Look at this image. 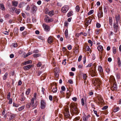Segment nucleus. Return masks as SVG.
<instances>
[{
	"mask_svg": "<svg viewBox=\"0 0 121 121\" xmlns=\"http://www.w3.org/2000/svg\"><path fill=\"white\" fill-rule=\"evenodd\" d=\"M92 83L95 86H96L97 88L99 90L100 85L101 84V81L99 79L96 78L92 80Z\"/></svg>",
	"mask_w": 121,
	"mask_h": 121,
	"instance_id": "obj_1",
	"label": "nucleus"
},
{
	"mask_svg": "<svg viewBox=\"0 0 121 121\" xmlns=\"http://www.w3.org/2000/svg\"><path fill=\"white\" fill-rule=\"evenodd\" d=\"M37 93H35L34 94L33 97H32L31 100V104H32L33 106L36 107L38 105L37 101H35L34 103V100H35L36 99Z\"/></svg>",
	"mask_w": 121,
	"mask_h": 121,
	"instance_id": "obj_2",
	"label": "nucleus"
},
{
	"mask_svg": "<svg viewBox=\"0 0 121 121\" xmlns=\"http://www.w3.org/2000/svg\"><path fill=\"white\" fill-rule=\"evenodd\" d=\"M64 113L65 117L66 118H70V114L69 112L68 107H66L65 108Z\"/></svg>",
	"mask_w": 121,
	"mask_h": 121,
	"instance_id": "obj_3",
	"label": "nucleus"
},
{
	"mask_svg": "<svg viewBox=\"0 0 121 121\" xmlns=\"http://www.w3.org/2000/svg\"><path fill=\"white\" fill-rule=\"evenodd\" d=\"M118 23L114 22L113 24V28L114 32L117 33L119 31V28L118 25Z\"/></svg>",
	"mask_w": 121,
	"mask_h": 121,
	"instance_id": "obj_4",
	"label": "nucleus"
},
{
	"mask_svg": "<svg viewBox=\"0 0 121 121\" xmlns=\"http://www.w3.org/2000/svg\"><path fill=\"white\" fill-rule=\"evenodd\" d=\"M71 110L72 114H78L79 113V111L76 106H75Z\"/></svg>",
	"mask_w": 121,
	"mask_h": 121,
	"instance_id": "obj_5",
	"label": "nucleus"
},
{
	"mask_svg": "<svg viewBox=\"0 0 121 121\" xmlns=\"http://www.w3.org/2000/svg\"><path fill=\"white\" fill-rule=\"evenodd\" d=\"M69 9V7L68 6L65 5L62 8L61 11L63 13H65L68 11Z\"/></svg>",
	"mask_w": 121,
	"mask_h": 121,
	"instance_id": "obj_6",
	"label": "nucleus"
},
{
	"mask_svg": "<svg viewBox=\"0 0 121 121\" xmlns=\"http://www.w3.org/2000/svg\"><path fill=\"white\" fill-rule=\"evenodd\" d=\"M44 20L46 22L48 23L52 22L53 21L52 18H50L47 16H46Z\"/></svg>",
	"mask_w": 121,
	"mask_h": 121,
	"instance_id": "obj_7",
	"label": "nucleus"
},
{
	"mask_svg": "<svg viewBox=\"0 0 121 121\" xmlns=\"http://www.w3.org/2000/svg\"><path fill=\"white\" fill-rule=\"evenodd\" d=\"M89 73L92 77L96 76V71L95 70H92L89 71Z\"/></svg>",
	"mask_w": 121,
	"mask_h": 121,
	"instance_id": "obj_8",
	"label": "nucleus"
},
{
	"mask_svg": "<svg viewBox=\"0 0 121 121\" xmlns=\"http://www.w3.org/2000/svg\"><path fill=\"white\" fill-rule=\"evenodd\" d=\"M46 104L44 100H42L41 102V108L42 109L44 108L46 106Z\"/></svg>",
	"mask_w": 121,
	"mask_h": 121,
	"instance_id": "obj_9",
	"label": "nucleus"
},
{
	"mask_svg": "<svg viewBox=\"0 0 121 121\" xmlns=\"http://www.w3.org/2000/svg\"><path fill=\"white\" fill-rule=\"evenodd\" d=\"M43 26L45 30L46 31H48L50 29L49 26L46 25L44 24H43Z\"/></svg>",
	"mask_w": 121,
	"mask_h": 121,
	"instance_id": "obj_10",
	"label": "nucleus"
},
{
	"mask_svg": "<svg viewBox=\"0 0 121 121\" xmlns=\"http://www.w3.org/2000/svg\"><path fill=\"white\" fill-rule=\"evenodd\" d=\"M98 16L99 18H101L103 16V13L102 10L98 11Z\"/></svg>",
	"mask_w": 121,
	"mask_h": 121,
	"instance_id": "obj_11",
	"label": "nucleus"
},
{
	"mask_svg": "<svg viewBox=\"0 0 121 121\" xmlns=\"http://www.w3.org/2000/svg\"><path fill=\"white\" fill-rule=\"evenodd\" d=\"M32 66L31 65H28L24 66L23 69L25 71H27L30 69Z\"/></svg>",
	"mask_w": 121,
	"mask_h": 121,
	"instance_id": "obj_12",
	"label": "nucleus"
},
{
	"mask_svg": "<svg viewBox=\"0 0 121 121\" xmlns=\"http://www.w3.org/2000/svg\"><path fill=\"white\" fill-rule=\"evenodd\" d=\"M115 81V80L114 76H110L109 78V82H110L112 83H114Z\"/></svg>",
	"mask_w": 121,
	"mask_h": 121,
	"instance_id": "obj_13",
	"label": "nucleus"
},
{
	"mask_svg": "<svg viewBox=\"0 0 121 121\" xmlns=\"http://www.w3.org/2000/svg\"><path fill=\"white\" fill-rule=\"evenodd\" d=\"M90 117V116L89 114L87 116L84 115L82 117L83 121H87L88 118Z\"/></svg>",
	"mask_w": 121,
	"mask_h": 121,
	"instance_id": "obj_14",
	"label": "nucleus"
},
{
	"mask_svg": "<svg viewBox=\"0 0 121 121\" xmlns=\"http://www.w3.org/2000/svg\"><path fill=\"white\" fill-rule=\"evenodd\" d=\"M37 9V7L35 5H33L32 7V10L33 13H35Z\"/></svg>",
	"mask_w": 121,
	"mask_h": 121,
	"instance_id": "obj_15",
	"label": "nucleus"
},
{
	"mask_svg": "<svg viewBox=\"0 0 121 121\" xmlns=\"http://www.w3.org/2000/svg\"><path fill=\"white\" fill-rule=\"evenodd\" d=\"M112 90L114 91L116 90H117V87L116 84L115 83L111 88Z\"/></svg>",
	"mask_w": 121,
	"mask_h": 121,
	"instance_id": "obj_16",
	"label": "nucleus"
},
{
	"mask_svg": "<svg viewBox=\"0 0 121 121\" xmlns=\"http://www.w3.org/2000/svg\"><path fill=\"white\" fill-rule=\"evenodd\" d=\"M88 19H89L85 23V25L87 26H88V25L91 24L92 21V20L90 19V17H88Z\"/></svg>",
	"mask_w": 121,
	"mask_h": 121,
	"instance_id": "obj_17",
	"label": "nucleus"
},
{
	"mask_svg": "<svg viewBox=\"0 0 121 121\" xmlns=\"http://www.w3.org/2000/svg\"><path fill=\"white\" fill-rule=\"evenodd\" d=\"M115 19L116 21V22L118 23L120 21V16L118 14L117 15H116L115 17Z\"/></svg>",
	"mask_w": 121,
	"mask_h": 121,
	"instance_id": "obj_18",
	"label": "nucleus"
},
{
	"mask_svg": "<svg viewBox=\"0 0 121 121\" xmlns=\"http://www.w3.org/2000/svg\"><path fill=\"white\" fill-rule=\"evenodd\" d=\"M19 30L17 28H15L14 29V32L15 35H17L18 33Z\"/></svg>",
	"mask_w": 121,
	"mask_h": 121,
	"instance_id": "obj_19",
	"label": "nucleus"
},
{
	"mask_svg": "<svg viewBox=\"0 0 121 121\" xmlns=\"http://www.w3.org/2000/svg\"><path fill=\"white\" fill-rule=\"evenodd\" d=\"M0 8L2 10H5V8L4 6L3 3H1L0 4Z\"/></svg>",
	"mask_w": 121,
	"mask_h": 121,
	"instance_id": "obj_20",
	"label": "nucleus"
},
{
	"mask_svg": "<svg viewBox=\"0 0 121 121\" xmlns=\"http://www.w3.org/2000/svg\"><path fill=\"white\" fill-rule=\"evenodd\" d=\"M48 14L50 16H52L54 14V11L53 10H52L51 11L49 12L48 13Z\"/></svg>",
	"mask_w": 121,
	"mask_h": 121,
	"instance_id": "obj_21",
	"label": "nucleus"
},
{
	"mask_svg": "<svg viewBox=\"0 0 121 121\" xmlns=\"http://www.w3.org/2000/svg\"><path fill=\"white\" fill-rule=\"evenodd\" d=\"M97 49L100 52H101L103 50V47L101 45H99L98 46Z\"/></svg>",
	"mask_w": 121,
	"mask_h": 121,
	"instance_id": "obj_22",
	"label": "nucleus"
},
{
	"mask_svg": "<svg viewBox=\"0 0 121 121\" xmlns=\"http://www.w3.org/2000/svg\"><path fill=\"white\" fill-rule=\"evenodd\" d=\"M18 2L17 1H13L12 2V5L14 7H16L18 5Z\"/></svg>",
	"mask_w": 121,
	"mask_h": 121,
	"instance_id": "obj_23",
	"label": "nucleus"
},
{
	"mask_svg": "<svg viewBox=\"0 0 121 121\" xmlns=\"http://www.w3.org/2000/svg\"><path fill=\"white\" fill-rule=\"evenodd\" d=\"M32 63V61L31 60H30L27 61L25 62L22 63L23 65H25L27 64H31Z\"/></svg>",
	"mask_w": 121,
	"mask_h": 121,
	"instance_id": "obj_24",
	"label": "nucleus"
},
{
	"mask_svg": "<svg viewBox=\"0 0 121 121\" xmlns=\"http://www.w3.org/2000/svg\"><path fill=\"white\" fill-rule=\"evenodd\" d=\"M109 24L110 26H112V18L111 17H109Z\"/></svg>",
	"mask_w": 121,
	"mask_h": 121,
	"instance_id": "obj_25",
	"label": "nucleus"
},
{
	"mask_svg": "<svg viewBox=\"0 0 121 121\" xmlns=\"http://www.w3.org/2000/svg\"><path fill=\"white\" fill-rule=\"evenodd\" d=\"M22 95L21 96V98L20 100L22 101H23L25 100V98L23 96V93H22Z\"/></svg>",
	"mask_w": 121,
	"mask_h": 121,
	"instance_id": "obj_26",
	"label": "nucleus"
},
{
	"mask_svg": "<svg viewBox=\"0 0 121 121\" xmlns=\"http://www.w3.org/2000/svg\"><path fill=\"white\" fill-rule=\"evenodd\" d=\"M98 70L101 73H102L103 72V70L102 67L99 66L98 67Z\"/></svg>",
	"mask_w": 121,
	"mask_h": 121,
	"instance_id": "obj_27",
	"label": "nucleus"
},
{
	"mask_svg": "<svg viewBox=\"0 0 121 121\" xmlns=\"http://www.w3.org/2000/svg\"><path fill=\"white\" fill-rule=\"evenodd\" d=\"M30 105H31L32 107H33V108H35L36 107H34L32 105V104H31V103L30 104H27L26 105V107L27 108H30Z\"/></svg>",
	"mask_w": 121,
	"mask_h": 121,
	"instance_id": "obj_28",
	"label": "nucleus"
},
{
	"mask_svg": "<svg viewBox=\"0 0 121 121\" xmlns=\"http://www.w3.org/2000/svg\"><path fill=\"white\" fill-rule=\"evenodd\" d=\"M8 74V73L7 72H6L5 74L3 77V79L4 80H5L7 79Z\"/></svg>",
	"mask_w": 121,
	"mask_h": 121,
	"instance_id": "obj_29",
	"label": "nucleus"
},
{
	"mask_svg": "<svg viewBox=\"0 0 121 121\" xmlns=\"http://www.w3.org/2000/svg\"><path fill=\"white\" fill-rule=\"evenodd\" d=\"M108 6H104V12L105 13H107V10L108 9Z\"/></svg>",
	"mask_w": 121,
	"mask_h": 121,
	"instance_id": "obj_30",
	"label": "nucleus"
},
{
	"mask_svg": "<svg viewBox=\"0 0 121 121\" xmlns=\"http://www.w3.org/2000/svg\"><path fill=\"white\" fill-rule=\"evenodd\" d=\"M25 105H23L19 108L18 110L19 111H20L24 109L25 108Z\"/></svg>",
	"mask_w": 121,
	"mask_h": 121,
	"instance_id": "obj_31",
	"label": "nucleus"
},
{
	"mask_svg": "<svg viewBox=\"0 0 121 121\" xmlns=\"http://www.w3.org/2000/svg\"><path fill=\"white\" fill-rule=\"evenodd\" d=\"M98 99L99 100V102H102L103 101L102 98L101 96H99L98 97Z\"/></svg>",
	"mask_w": 121,
	"mask_h": 121,
	"instance_id": "obj_32",
	"label": "nucleus"
},
{
	"mask_svg": "<svg viewBox=\"0 0 121 121\" xmlns=\"http://www.w3.org/2000/svg\"><path fill=\"white\" fill-rule=\"evenodd\" d=\"M75 10L76 12H78L80 10V7L78 5H77L75 7Z\"/></svg>",
	"mask_w": 121,
	"mask_h": 121,
	"instance_id": "obj_33",
	"label": "nucleus"
},
{
	"mask_svg": "<svg viewBox=\"0 0 121 121\" xmlns=\"http://www.w3.org/2000/svg\"><path fill=\"white\" fill-rule=\"evenodd\" d=\"M75 106H76L74 105V104L73 103H71L70 105V107L71 108V109L73 108Z\"/></svg>",
	"mask_w": 121,
	"mask_h": 121,
	"instance_id": "obj_34",
	"label": "nucleus"
},
{
	"mask_svg": "<svg viewBox=\"0 0 121 121\" xmlns=\"http://www.w3.org/2000/svg\"><path fill=\"white\" fill-rule=\"evenodd\" d=\"M65 35L66 38L68 37V30L67 29H66L65 32Z\"/></svg>",
	"mask_w": 121,
	"mask_h": 121,
	"instance_id": "obj_35",
	"label": "nucleus"
},
{
	"mask_svg": "<svg viewBox=\"0 0 121 121\" xmlns=\"http://www.w3.org/2000/svg\"><path fill=\"white\" fill-rule=\"evenodd\" d=\"M73 12L72 11H70L69 12L67 16L68 17H69L71 16H72V13Z\"/></svg>",
	"mask_w": 121,
	"mask_h": 121,
	"instance_id": "obj_36",
	"label": "nucleus"
},
{
	"mask_svg": "<svg viewBox=\"0 0 121 121\" xmlns=\"http://www.w3.org/2000/svg\"><path fill=\"white\" fill-rule=\"evenodd\" d=\"M30 88L28 89L26 91V94L27 95H28L30 92Z\"/></svg>",
	"mask_w": 121,
	"mask_h": 121,
	"instance_id": "obj_37",
	"label": "nucleus"
},
{
	"mask_svg": "<svg viewBox=\"0 0 121 121\" xmlns=\"http://www.w3.org/2000/svg\"><path fill=\"white\" fill-rule=\"evenodd\" d=\"M119 107H116L113 109V112H116L119 110Z\"/></svg>",
	"mask_w": 121,
	"mask_h": 121,
	"instance_id": "obj_38",
	"label": "nucleus"
},
{
	"mask_svg": "<svg viewBox=\"0 0 121 121\" xmlns=\"http://www.w3.org/2000/svg\"><path fill=\"white\" fill-rule=\"evenodd\" d=\"M25 2H23L20 3L19 5L18 6L20 8H21L23 6V5L24 4Z\"/></svg>",
	"mask_w": 121,
	"mask_h": 121,
	"instance_id": "obj_39",
	"label": "nucleus"
},
{
	"mask_svg": "<svg viewBox=\"0 0 121 121\" xmlns=\"http://www.w3.org/2000/svg\"><path fill=\"white\" fill-rule=\"evenodd\" d=\"M71 95L70 93V92L69 90H68L67 92L66 93V96L68 97V98H69Z\"/></svg>",
	"mask_w": 121,
	"mask_h": 121,
	"instance_id": "obj_40",
	"label": "nucleus"
},
{
	"mask_svg": "<svg viewBox=\"0 0 121 121\" xmlns=\"http://www.w3.org/2000/svg\"><path fill=\"white\" fill-rule=\"evenodd\" d=\"M53 41L52 38H48V42L49 43H51Z\"/></svg>",
	"mask_w": 121,
	"mask_h": 121,
	"instance_id": "obj_41",
	"label": "nucleus"
},
{
	"mask_svg": "<svg viewBox=\"0 0 121 121\" xmlns=\"http://www.w3.org/2000/svg\"><path fill=\"white\" fill-rule=\"evenodd\" d=\"M28 34V32H27L26 31H25L23 32L22 33V35L23 36H25Z\"/></svg>",
	"mask_w": 121,
	"mask_h": 121,
	"instance_id": "obj_42",
	"label": "nucleus"
},
{
	"mask_svg": "<svg viewBox=\"0 0 121 121\" xmlns=\"http://www.w3.org/2000/svg\"><path fill=\"white\" fill-rule=\"evenodd\" d=\"M13 106L16 107H18L19 106V104H18L13 103Z\"/></svg>",
	"mask_w": 121,
	"mask_h": 121,
	"instance_id": "obj_43",
	"label": "nucleus"
},
{
	"mask_svg": "<svg viewBox=\"0 0 121 121\" xmlns=\"http://www.w3.org/2000/svg\"><path fill=\"white\" fill-rule=\"evenodd\" d=\"M79 35H82L84 36H86L87 34L85 32L83 33L82 32H81L80 33H79Z\"/></svg>",
	"mask_w": 121,
	"mask_h": 121,
	"instance_id": "obj_44",
	"label": "nucleus"
},
{
	"mask_svg": "<svg viewBox=\"0 0 121 121\" xmlns=\"http://www.w3.org/2000/svg\"><path fill=\"white\" fill-rule=\"evenodd\" d=\"M117 62L118 65H120L121 64L120 58L119 57L117 58Z\"/></svg>",
	"mask_w": 121,
	"mask_h": 121,
	"instance_id": "obj_45",
	"label": "nucleus"
},
{
	"mask_svg": "<svg viewBox=\"0 0 121 121\" xmlns=\"http://www.w3.org/2000/svg\"><path fill=\"white\" fill-rule=\"evenodd\" d=\"M40 56L39 54H35L33 55V56L34 57H39Z\"/></svg>",
	"mask_w": 121,
	"mask_h": 121,
	"instance_id": "obj_46",
	"label": "nucleus"
},
{
	"mask_svg": "<svg viewBox=\"0 0 121 121\" xmlns=\"http://www.w3.org/2000/svg\"><path fill=\"white\" fill-rule=\"evenodd\" d=\"M94 11L93 10H90L89 12L88 13V15H90L91 14L93 13Z\"/></svg>",
	"mask_w": 121,
	"mask_h": 121,
	"instance_id": "obj_47",
	"label": "nucleus"
},
{
	"mask_svg": "<svg viewBox=\"0 0 121 121\" xmlns=\"http://www.w3.org/2000/svg\"><path fill=\"white\" fill-rule=\"evenodd\" d=\"M106 72L109 73L110 71V69L109 68H107L106 69Z\"/></svg>",
	"mask_w": 121,
	"mask_h": 121,
	"instance_id": "obj_48",
	"label": "nucleus"
},
{
	"mask_svg": "<svg viewBox=\"0 0 121 121\" xmlns=\"http://www.w3.org/2000/svg\"><path fill=\"white\" fill-rule=\"evenodd\" d=\"M86 51H90L91 50V49L89 48V46H87L86 47Z\"/></svg>",
	"mask_w": 121,
	"mask_h": 121,
	"instance_id": "obj_49",
	"label": "nucleus"
},
{
	"mask_svg": "<svg viewBox=\"0 0 121 121\" xmlns=\"http://www.w3.org/2000/svg\"><path fill=\"white\" fill-rule=\"evenodd\" d=\"M87 76H86V74H84L83 75V78L84 80H86Z\"/></svg>",
	"mask_w": 121,
	"mask_h": 121,
	"instance_id": "obj_50",
	"label": "nucleus"
},
{
	"mask_svg": "<svg viewBox=\"0 0 121 121\" xmlns=\"http://www.w3.org/2000/svg\"><path fill=\"white\" fill-rule=\"evenodd\" d=\"M15 12L17 14H18L20 12V10L19 9L16 10L15 11Z\"/></svg>",
	"mask_w": 121,
	"mask_h": 121,
	"instance_id": "obj_51",
	"label": "nucleus"
},
{
	"mask_svg": "<svg viewBox=\"0 0 121 121\" xmlns=\"http://www.w3.org/2000/svg\"><path fill=\"white\" fill-rule=\"evenodd\" d=\"M80 118L79 117H76L74 119L73 121H76L78 120Z\"/></svg>",
	"mask_w": 121,
	"mask_h": 121,
	"instance_id": "obj_52",
	"label": "nucleus"
},
{
	"mask_svg": "<svg viewBox=\"0 0 121 121\" xmlns=\"http://www.w3.org/2000/svg\"><path fill=\"white\" fill-rule=\"evenodd\" d=\"M17 44L16 43H14L13 44V47H16L17 46Z\"/></svg>",
	"mask_w": 121,
	"mask_h": 121,
	"instance_id": "obj_53",
	"label": "nucleus"
},
{
	"mask_svg": "<svg viewBox=\"0 0 121 121\" xmlns=\"http://www.w3.org/2000/svg\"><path fill=\"white\" fill-rule=\"evenodd\" d=\"M57 91V89L56 88H55L53 89L52 90V91L54 93H56V92Z\"/></svg>",
	"mask_w": 121,
	"mask_h": 121,
	"instance_id": "obj_54",
	"label": "nucleus"
},
{
	"mask_svg": "<svg viewBox=\"0 0 121 121\" xmlns=\"http://www.w3.org/2000/svg\"><path fill=\"white\" fill-rule=\"evenodd\" d=\"M54 72H55V77L56 78H58L59 76V75L58 73L57 72V73H56L55 72V70H54Z\"/></svg>",
	"mask_w": 121,
	"mask_h": 121,
	"instance_id": "obj_55",
	"label": "nucleus"
},
{
	"mask_svg": "<svg viewBox=\"0 0 121 121\" xmlns=\"http://www.w3.org/2000/svg\"><path fill=\"white\" fill-rule=\"evenodd\" d=\"M96 26L98 28H99L101 26V25L99 23H97L96 24Z\"/></svg>",
	"mask_w": 121,
	"mask_h": 121,
	"instance_id": "obj_56",
	"label": "nucleus"
},
{
	"mask_svg": "<svg viewBox=\"0 0 121 121\" xmlns=\"http://www.w3.org/2000/svg\"><path fill=\"white\" fill-rule=\"evenodd\" d=\"M25 27L24 26H22L20 27V30L21 31H23L25 29Z\"/></svg>",
	"mask_w": 121,
	"mask_h": 121,
	"instance_id": "obj_57",
	"label": "nucleus"
},
{
	"mask_svg": "<svg viewBox=\"0 0 121 121\" xmlns=\"http://www.w3.org/2000/svg\"><path fill=\"white\" fill-rule=\"evenodd\" d=\"M67 48H68V49L69 50H70L72 48V46L70 45H69L68 46Z\"/></svg>",
	"mask_w": 121,
	"mask_h": 121,
	"instance_id": "obj_58",
	"label": "nucleus"
},
{
	"mask_svg": "<svg viewBox=\"0 0 121 121\" xmlns=\"http://www.w3.org/2000/svg\"><path fill=\"white\" fill-rule=\"evenodd\" d=\"M42 65L41 63L40 62H39L37 64V66L38 67H40Z\"/></svg>",
	"mask_w": 121,
	"mask_h": 121,
	"instance_id": "obj_59",
	"label": "nucleus"
},
{
	"mask_svg": "<svg viewBox=\"0 0 121 121\" xmlns=\"http://www.w3.org/2000/svg\"><path fill=\"white\" fill-rule=\"evenodd\" d=\"M82 105L83 106L84 104V100L83 98H82L81 99Z\"/></svg>",
	"mask_w": 121,
	"mask_h": 121,
	"instance_id": "obj_60",
	"label": "nucleus"
},
{
	"mask_svg": "<svg viewBox=\"0 0 121 121\" xmlns=\"http://www.w3.org/2000/svg\"><path fill=\"white\" fill-rule=\"evenodd\" d=\"M88 42L90 44V46H92V41L91 40H89L88 41Z\"/></svg>",
	"mask_w": 121,
	"mask_h": 121,
	"instance_id": "obj_61",
	"label": "nucleus"
},
{
	"mask_svg": "<svg viewBox=\"0 0 121 121\" xmlns=\"http://www.w3.org/2000/svg\"><path fill=\"white\" fill-rule=\"evenodd\" d=\"M66 59H64L62 61V64L63 65H65L66 62Z\"/></svg>",
	"mask_w": 121,
	"mask_h": 121,
	"instance_id": "obj_62",
	"label": "nucleus"
},
{
	"mask_svg": "<svg viewBox=\"0 0 121 121\" xmlns=\"http://www.w3.org/2000/svg\"><path fill=\"white\" fill-rule=\"evenodd\" d=\"M113 52L114 54H115L116 53V50L115 48H113Z\"/></svg>",
	"mask_w": 121,
	"mask_h": 121,
	"instance_id": "obj_63",
	"label": "nucleus"
},
{
	"mask_svg": "<svg viewBox=\"0 0 121 121\" xmlns=\"http://www.w3.org/2000/svg\"><path fill=\"white\" fill-rule=\"evenodd\" d=\"M10 92H9L7 95V98L8 99H10Z\"/></svg>",
	"mask_w": 121,
	"mask_h": 121,
	"instance_id": "obj_64",
	"label": "nucleus"
}]
</instances>
